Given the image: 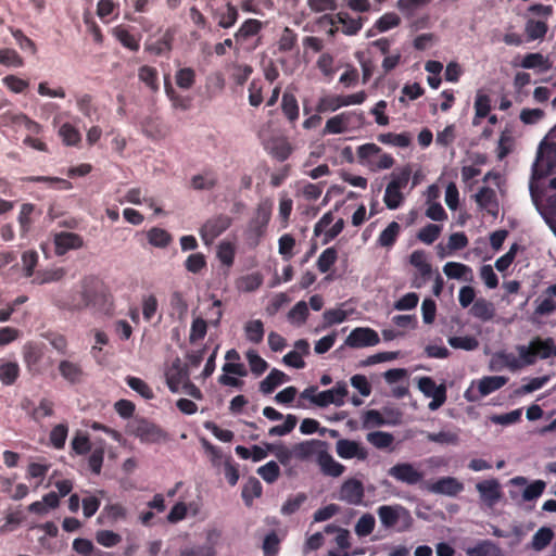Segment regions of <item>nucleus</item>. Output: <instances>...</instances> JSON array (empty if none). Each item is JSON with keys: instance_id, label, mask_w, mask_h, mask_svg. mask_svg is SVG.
<instances>
[{"instance_id": "f257e3e1", "label": "nucleus", "mask_w": 556, "mask_h": 556, "mask_svg": "<svg viewBox=\"0 0 556 556\" xmlns=\"http://www.w3.org/2000/svg\"><path fill=\"white\" fill-rule=\"evenodd\" d=\"M61 307L71 312L91 309L109 315L113 312V298L102 281L94 277H85L80 281V289L73 292Z\"/></svg>"}, {"instance_id": "f03ea898", "label": "nucleus", "mask_w": 556, "mask_h": 556, "mask_svg": "<svg viewBox=\"0 0 556 556\" xmlns=\"http://www.w3.org/2000/svg\"><path fill=\"white\" fill-rule=\"evenodd\" d=\"M553 338L542 339L536 337L532 339L528 346L520 345L518 348L519 357L527 365H532L540 357L542 359L548 358L553 355Z\"/></svg>"}, {"instance_id": "7ed1b4c3", "label": "nucleus", "mask_w": 556, "mask_h": 556, "mask_svg": "<svg viewBox=\"0 0 556 556\" xmlns=\"http://www.w3.org/2000/svg\"><path fill=\"white\" fill-rule=\"evenodd\" d=\"M364 123V113L345 111L330 117L323 130L324 135H339L345 132L350 126H359Z\"/></svg>"}, {"instance_id": "20e7f679", "label": "nucleus", "mask_w": 556, "mask_h": 556, "mask_svg": "<svg viewBox=\"0 0 556 556\" xmlns=\"http://www.w3.org/2000/svg\"><path fill=\"white\" fill-rule=\"evenodd\" d=\"M554 172H556V143H546L544 148L541 144L533 165V177L541 179Z\"/></svg>"}, {"instance_id": "39448f33", "label": "nucleus", "mask_w": 556, "mask_h": 556, "mask_svg": "<svg viewBox=\"0 0 556 556\" xmlns=\"http://www.w3.org/2000/svg\"><path fill=\"white\" fill-rule=\"evenodd\" d=\"M132 433L143 443H160L168 439V434L160 426L147 419L136 422Z\"/></svg>"}, {"instance_id": "423d86ee", "label": "nucleus", "mask_w": 556, "mask_h": 556, "mask_svg": "<svg viewBox=\"0 0 556 556\" xmlns=\"http://www.w3.org/2000/svg\"><path fill=\"white\" fill-rule=\"evenodd\" d=\"M231 222V217L226 214H219L207 219L200 229V235L204 243H212L230 227Z\"/></svg>"}, {"instance_id": "0eeeda50", "label": "nucleus", "mask_w": 556, "mask_h": 556, "mask_svg": "<svg viewBox=\"0 0 556 556\" xmlns=\"http://www.w3.org/2000/svg\"><path fill=\"white\" fill-rule=\"evenodd\" d=\"M418 388L425 394V396L432 399V401L428 405L430 410H437L445 403V401H446L445 386L444 384L438 386L431 377L420 378L418 381Z\"/></svg>"}, {"instance_id": "6e6552de", "label": "nucleus", "mask_w": 556, "mask_h": 556, "mask_svg": "<svg viewBox=\"0 0 556 556\" xmlns=\"http://www.w3.org/2000/svg\"><path fill=\"white\" fill-rule=\"evenodd\" d=\"M45 357V345L37 342H27L23 346V361L29 374L41 375L43 368L41 362Z\"/></svg>"}, {"instance_id": "1a4fd4ad", "label": "nucleus", "mask_w": 556, "mask_h": 556, "mask_svg": "<svg viewBox=\"0 0 556 556\" xmlns=\"http://www.w3.org/2000/svg\"><path fill=\"white\" fill-rule=\"evenodd\" d=\"M365 488L356 478L346 479L340 486L338 498L349 505L358 506L364 502Z\"/></svg>"}, {"instance_id": "9d476101", "label": "nucleus", "mask_w": 556, "mask_h": 556, "mask_svg": "<svg viewBox=\"0 0 556 556\" xmlns=\"http://www.w3.org/2000/svg\"><path fill=\"white\" fill-rule=\"evenodd\" d=\"M377 514L382 527L386 529L394 528L401 519H412L409 510L400 504L381 505L378 507Z\"/></svg>"}, {"instance_id": "9b49d317", "label": "nucleus", "mask_w": 556, "mask_h": 556, "mask_svg": "<svg viewBox=\"0 0 556 556\" xmlns=\"http://www.w3.org/2000/svg\"><path fill=\"white\" fill-rule=\"evenodd\" d=\"M388 475L396 481L415 485L422 481L424 472L410 463H397L388 470Z\"/></svg>"}, {"instance_id": "f8f14e48", "label": "nucleus", "mask_w": 556, "mask_h": 556, "mask_svg": "<svg viewBox=\"0 0 556 556\" xmlns=\"http://www.w3.org/2000/svg\"><path fill=\"white\" fill-rule=\"evenodd\" d=\"M379 342L378 332L368 327H357L353 329L345 339V344L353 349L375 346Z\"/></svg>"}, {"instance_id": "ddd939ff", "label": "nucleus", "mask_w": 556, "mask_h": 556, "mask_svg": "<svg viewBox=\"0 0 556 556\" xmlns=\"http://www.w3.org/2000/svg\"><path fill=\"white\" fill-rule=\"evenodd\" d=\"M53 243L55 254L62 256L70 250H77L83 248L84 239L78 233L61 231L54 235Z\"/></svg>"}, {"instance_id": "4468645a", "label": "nucleus", "mask_w": 556, "mask_h": 556, "mask_svg": "<svg viewBox=\"0 0 556 556\" xmlns=\"http://www.w3.org/2000/svg\"><path fill=\"white\" fill-rule=\"evenodd\" d=\"M427 491L433 494L456 496L464 490V484L454 477H442L435 482L426 485Z\"/></svg>"}, {"instance_id": "2eb2a0df", "label": "nucleus", "mask_w": 556, "mask_h": 556, "mask_svg": "<svg viewBox=\"0 0 556 556\" xmlns=\"http://www.w3.org/2000/svg\"><path fill=\"white\" fill-rule=\"evenodd\" d=\"M42 212L33 203H24L21 206L17 222L20 225V236L26 238L33 229L35 222L41 216Z\"/></svg>"}, {"instance_id": "dca6fc26", "label": "nucleus", "mask_w": 556, "mask_h": 556, "mask_svg": "<svg viewBox=\"0 0 556 556\" xmlns=\"http://www.w3.org/2000/svg\"><path fill=\"white\" fill-rule=\"evenodd\" d=\"M336 452L339 457L343 459L357 458L359 460H366L368 457V451L362 446L361 443L348 439L337 441Z\"/></svg>"}, {"instance_id": "f3484780", "label": "nucleus", "mask_w": 556, "mask_h": 556, "mask_svg": "<svg viewBox=\"0 0 556 556\" xmlns=\"http://www.w3.org/2000/svg\"><path fill=\"white\" fill-rule=\"evenodd\" d=\"M58 370L61 377L71 386L80 384L85 380V371L80 364L68 359L59 363Z\"/></svg>"}, {"instance_id": "a211bd4d", "label": "nucleus", "mask_w": 556, "mask_h": 556, "mask_svg": "<svg viewBox=\"0 0 556 556\" xmlns=\"http://www.w3.org/2000/svg\"><path fill=\"white\" fill-rule=\"evenodd\" d=\"M481 501L489 507L494 506L501 498V485L496 479L484 480L476 485Z\"/></svg>"}, {"instance_id": "6ab92c4d", "label": "nucleus", "mask_w": 556, "mask_h": 556, "mask_svg": "<svg viewBox=\"0 0 556 556\" xmlns=\"http://www.w3.org/2000/svg\"><path fill=\"white\" fill-rule=\"evenodd\" d=\"M324 18L329 20L331 24H334L336 22L342 24V31L343 34L348 36H354L356 35L363 27V24L366 18L358 16V17H352L346 12H339L336 14V21L330 15H325Z\"/></svg>"}, {"instance_id": "aec40b11", "label": "nucleus", "mask_w": 556, "mask_h": 556, "mask_svg": "<svg viewBox=\"0 0 556 556\" xmlns=\"http://www.w3.org/2000/svg\"><path fill=\"white\" fill-rule=\"evenodd\" d=\"M477 204L489 214L496 216L498 213V202L496 192L490 187H482L475 195Z\"/></svg>"}, {"instance_id": "412c9836", "label": "nucleus", "mask_w": 556, "mask_h": 556, "mask_svg": "<svg viewBox=\"0 0 556 556\" xmlns=\"http://www.w3.org/2000/svg\"><path fill=\"white\" fill-rule=\"evenodd\" d=\"M317 463L323 473L329 477H339L345 470V466L334 460V458L327 451H321L318 453Z\"/></svg>"}, {"instance_id": "4be33fe9", "label": "nucleus", "mask_w": 556, "mask_h": 556, "mask_svg": "<svg viewBox=\"0 0 556 556\" xmlns=\"http://www.w3.org/2000/svg\"><path fill=\"white\" fill-rule=\"evenodd\" d=\"M217 174L212 169H207L204 170L203 173L197 174L192 176L190 180L191 188L197 191L212 190L217 186Z\"/></svg>"}, {"instance_id": "5701e85b", "label": "nucleus", "mask_w": 556, "mask_h": 556, "mask_svg": "<svg viewBox=\"0 0 556 556\" xmlns=\"http://www.w3.org/2000/svg\"><path fill=\"white\" fill-rule=\"evenodd\" d=\"M263 29V23L256 18H248L245 20L237 31L233 34V37L237 42H244L250 38L258 35Z\"/></svg>"}, {"instance_id": "b1692460", "label": "nucleus", "mask_w": 556, "mask_h": 556, "mask_svg": "<svg viewBox=\"0 0 556 556\" xmlns=\"http://www.w3.org/2000/svg\"><path fill=\"white\" fill-rule=\"evenodd\" d=\"M281 110L287 119L293 124L299 119V103L293 93L285 92L281 99Z\"/></svg>"}, {"instance_id": "393cba45", "label": "nucleus", "mask_w": 556, "mask_h": 556, "mask_svg": "<svg viewBox=\"0 0 556 556\" xmlns=\"http://www.w3.org/2000/svg\"><path fill=\"white\" fill-rule=\"evenodd\" d=\"M409 263L414 266L424 280L429 279L432 274L431 265L427 260V254L422 250L414 251L409 256Z\"/></svg>"}, {"instance_id": "a878e982", "label": "nucleus", "mask_w": 556, "mask_h": 556, "mask_svg": "<svg viewBox=\"0 0 556 556\" xmlns=\"http://www.w3.org/2000/svg\"><path fill=\"white\" fill-rule=\"evenodd\" d=\"M288 380V376L279 369H271L268 376L261 381L260 391L264 394H270L274 390Z\"/></svg>"}, {"instance_id": "bb28decb", "label": "nucleus", "mask_w": 556, "mask_h": 556, "mask_svg": "<svg viewBox=\"0 0 556 556\" xmlns=\"http://www.w3.org/2000/svg\"><path fill=\"white\" fill-rule=\"evenodd\" d=\"M470 313L473 317L482 321H488L494 316V306L490 301L480 298L473 302Z\"/></svg>"}, {"instance_id": "cd10ccee", "label": "nucleus", "mask_w": 556, "mask_h": 556, "mask_svg": "<svg viewBox=\"0 0 556 556\" xmlns=\"http://www.w3.org/2000/svg\"><path fill=\"white\" fill-rule=\"evenodd\" d=\"M166 382L168 389L173 393H176L179 391L181 383L188 382V371L180 367L179 364H174L169 372L166 375Z\"/></svg>"}, {"instance_id": "c85d7f7f", "label": "nucleus", "mask_w": 556, "mask_h": 556, "mask_svg": "<svg viewBox=\"0 0 556 556\" xmlns=\"http://www.w3.org/2000/svg\"><path fill=\"white\" fill-rule=\"evenodd\" d=\"M93 445L94 446L91 448V454L88 458V465L93 473L99 475L104 460L105 443L103 440H99L94 442Z\"/></svg>"}, {"instance_id": "c756f323", "label": "nucleus", "mask_w": 556, "mask_h": 556, "mask_svg": "<svg viewBox=\"0 0 556 556\" xmlns=\"http://www.w3.org/2000/svg\"><path fill=\"white\" fill-rule=\"evenodd\" d=\"M556 311V300L554 295L539 296L535 300V308L533 311V317H545L552 315Z\"/></svg>"}, {"instance_id": "7c9ffc66", "label": "nucleus", "mask_w": 556, "mask_h": 556, "mask_svg": "<svg viewBox=\"0 0 556 556\" xmlns=\"http://www.w3.org/2000/svg\"><path fill=\"white\" fill-rule=\"evenodd\" d=\"M508 381V378L504 376H490L483 377L478 383V390L480 395L485 396L490 393L501 389Z\"/></svg>"}, {"instance_id": "2f4dec72", "label": "nucleus", "mask_w": 556, "mask_h": 556, "mask_svg": "<svg viewBox=\"0 0 556 556\" xmlns=\"http://www.w3.org/2000/svg\"><path fill=\"white\" fill-rule=\"evenodd\" d=\"M401 232V226L396 222H391L386 229L381 231L377 243L382 248H392Z\"/></svg>"}, {"instance_id": "473e14b6", "label": "nucleus", "mask_w": 556, "mask_h": 556, "mask_svg": "<svg viewBox=\"0 0 556 556\" xmlns=\"http://www.w3.org/2000/svg\"><path fill=\"white\" fill-rule=\"evenodd\" d=\"M164 89L167 98L175 109L187 111L190 109V100L179 94L172 86L169 77L166 75L164 78Z\"/></svg>"}, {"instance_id": "72a5a7b5", "label": "nucleus", "mask_w": 556, "mask_h": 556, "mask_svg": "<svg viewBox=\"0 0 556 556\" xmlns=\"http://www.w3.org/2000/svg\"><path fill=\"white\" fill-rule=\"evenodd\" d=\"M343 108L341 94H326L319 98L316 104V112L318 114L334 112Z\"/></svg>"}, {"instance_id": "f704fd0d", "label": "nucleus", "mask_w": 556, "mask_h": 556, "mask_svg": "<svg viewBox=\"0 0 556 556\" xmlns=\"http://www.w3.org/2000/svg\"><path fill=\"white\" fill-rule=\"evenodd\" d=\"M324 442L318 440L304 441L292 446L293 457L304 460L309 458L316 452V447L323 445Z\"/></svg>"}, {"instance_id": "c9c22d12", "label": "nucleus", "mask_w": 556, "mask_h": 556, "mask_svg": "<svg viewBox=\"0 0 556 556\" xmlns=\"http://www.w3.org/2000/svg\"><path fill=\"white\" fill-rule=\"evenodd\" d=\"M262 492L263 486L261 482L256 478L250 477L242 488V498L250 506L254 498L262 495Z\"/></svg>"}, {"instance_id": "e433bc0d", "label": "nucleus", "mask_w": 556, "mask_h": 556, "mask_svg": "<svg viewBox=\"0 0 556 556\" xmlns=\"http://www.w3.org/2000/svg\"><path fill=\"white\" fill-rule=\"evenodd\" d=\"M298 45V34L290 27H285L277 41L278 50L282 53L292 51Z\"/></svg>"}, {"instance_id": "4c0bfd02", "label": "nucleus", "mask_w": 556, "mask_h": 556, "mask_svg": "<svg viewBox=\"0 0 556 556\" xmlns=\"http://www.w3.org/2000/svg\"><path fill=\"white\" fill-rule=\"evenodd\" d=\"M548 30L547 24L543 21L528 20L526 23L525 31L528 41L543 39Z\"/></svg>"}, {"instance_id": "58836bf2", "label": "nucleus", "mask_w": 556, "mask_h": 556, "mask_svg": "<svg viewBox=\"0 0 556 556\" xmlns=\"http://www.w3.org/2000/svg\"><path fill=\"white\" fill-rule=\"evenodd\" d=\"M68 434V426L67 424H58L55 425L49 434L50 444L55 450H62L65 446L66 439Z\"/></svg>"}, {"instance_id": "ea45409f", "label": "nucleus", "mask_w": 556, "mask_h": 556, "mask_svg": "<svg viewBox=\"0 0 556 556\" xmlns=\"http://www.w3.org/2000/svg\"><path fill=\"white\" fill-rule=\"evenodd\" d=\"M521 66L527 70L541 68L542 71H548L552 65L548 60L541 53H528L521 61Z\"/></svg>"}, {"instance_id": "a19ab883", "label": "nucleus", "mask_w": 556, "mask_h": 556, "mask_svg": "<svg viewBox=\"0 0 556 556\" xmlns=\"http://www.w3.org/2000/svg\"><path fill=\"white\" fill-rule=\"evenodd\" d=\"M115 38L127 49L138 51L140 48L139 40L128 31L124 26H116L113 29Z\"/></svg>"}, {"instance_id": "79ce46f5", "label": "nucleus", "mask_w": 556, "mask_h": 556, "mask_svg": "<svg viewBox=\"0 0 556 556\" xmlns=\"http://www.w3.org/2000/svg\"><path fill=\"white\" fill-rule=\"evenodd\" d=\"M247 339L255 344L263 341L264 338V324L260 319L250 320L244 326Z\"/></svg>"}, {"instance_id": "37998d69", "label": "nucleus", "mask_w": 556, "mask_h": 556, "mask_svg": "<svg viewBox=\"0 0 556 556\" xmlns=\"http://www.w3.org/2000/svg\"><path fill=\"white\" fill-rule=\"evenodd\" d=\"M443 271L450 279H467V276L472 273L468 265L456 262L446 263L443 266Z\"/></svg>"}, {"instance_id": "c03bdc74", "label": "nucleus", "mask_w": 556, "mask_h": 556, "mask_svg": "<svg viewBox=\"0 0 556 556\" xmlns=\"http://www.w3.org/2000/svg\"><path fill=\"white\" fill-rule=\"evenodd\" d=\"M263 283V276L260 273L245 275L237 280V288L244 292L257 290Z\"/></svg>"}, {"instance_id": "a18cd8bd", "label": "nucleus", "mask_w": 556, "mask_h": 556, "mask_svg": "<svg viewBox=\"0 0 556 556\" xmlns=\"http://www.w3.org/2000/svg\"><path fill=\"white\" fill-rule=\"evenodd\" d=\"M20 376V366L15 362L0 365V381L5 386L13 384Z\"/></svg>"}, {"instance_id": "49530a36", "label": "nucleus", "mask_w": 556, "mask_h": 556, "mask_svg": "<svg viewBox=\"0 0 556 556\" xmlns=\"http://www.w3.org/2000/svg\"><path fill=\"white\" fill-rule=\"evenodd\" d=\"M412 176V168L406 165L401 168H396L391 174V181L389 182L392 188L405 189L409 182Z\"/></svg>"}, {"instance_id": "de8ad7c7", "label": "nucleus", "mask_w": 556, "mask_h": 556, "mask_svg": "<svg viewBox=\"0 0 556 556\" xmlns=\"http://www.w3.org/2000/svg\"><path fill=\"white\" fill-rule=\"evenodd\" d=\"M554 536V532L551 528L542 527L533 535L531 546L534 551H542L547 547Z\"/></svg>"}, {"instance_id": "09e8293b", "label": "nucleus", "mask_w": 556, "mask_h": 556, "mask_svg": "<svg viewBox=\"0 0 556 556\" xmlns=\"http://www.w3.org/2000/svg\"><path fill=\"white\" fill-rule=\"evenodd\" d=\"M239 18V11L231 2L226 3V11L218 14V26L228 29L235 26Z\"/></svg>"}, {"instance_id": "8fccbe9b", "label": "nucleus", "mask_w": 556, "mask_h": 556, "mask_svg": "<svg viewBox=\"0 0 556 556\" xmlns=\"http://www.w3.org/2000/svg\"><path fill=\"white\" fill-rule=\"evenodd\" d=\"M338 260V251L336 248L330 247L321 252L317 260V268L320 273L325 274L331 269Z\"/></svg>"}, {"instance_id": "3c124183", "label": "nucleus", "mask_w": 556, "mask_h": 556, "mask_svg": "<svg viewBox=\"0 0 556 556\" xmlns=\"http://www.w3.org/2000/svg\"><path fill=\"white\" fill-rule=\"evenodd\" d=\"M71 447L76 455H86L91 451L92 444L86 433L77 431L72 439Z\"/></svg>"}, {"instance_id": "603ef678", "label": "nucleus", "mask_w": 556, "mask_h": 556, "mask_svg": "<svg viewBox=\"0 0 556 556\" xmlns=\"http://www.w3.org/2000/svg\"><path fill=\"white\" fill-rule=\"evenodd\" d=\"M367 441L379 450H384L391 446L394 441L393 434L384 431H374L366 435Z\"/></svg>"}, {"instance_id": "864d4df0", "label": "nucleus", "mask_w": 556, "mask_h": 556, "mask_svg": "<svg viewBox=\"0 0 556 556\" xmlns=\"http://www.w3.org/2000/svg\"><path fill=\"white\" fill-rule=\"evenodd\" d=\"M59 135L66 146H77L81 140L79 130L70 123H65L60 127Z\"/></svg>"}, {"instance_id": "5fc2aeb1", "label": "nucleus", "mask_w": 556, "mask_h": 556, "mask_svg": "<svg viewBox=\"0 0 556 556\" xmlns=\"http://www.w3.org/2000/svg\"><path fill=\"white\" fill-rule=\"evenodd\" d=\"M172 240L170 235L162 228L153 227L148 231V241L156 248H165Z\"/></svg>"}, {"instance_id": "6e6d98bb", "label": "nucleus", "mask_w": 556, "mask_h": 556, "mask_svg": "<svg viewBox=\"0 0 556 556\" xmlns=\"http://www.w3.org/2000/svg\"><path fill=\"white\" fill-rule=\"evenodd\" d=\"M378 141H380L383 144H392L395 147L406 148L410 144V137L408 134H393V132H387V134H380L378 136Z\"/></svg>"}, {"instance_id": "4d7b16f0", "label": "nucleus", "mask_w": 556, "mask_h": 556, "mask_svg": "<svg viewBox=\"0 0 556 556\" xmlns=\"http://www.w3.org/2000/svg\"><path fill=\"white\" fill-rule=\"evenodd\" d=\"M176 85L181 89H190L195 83V71L191 67L179 68L175 74Z\"/></svg>"}, {"instance_id": "13d9d810", "label": "nucleus", "mask_w": 556, "mask_h": 556, "mask_svg": "<svg viewBox=\"0 0 556 556\" xmlns=\"http://www.w3.org/2000/svg\"><path fill=\"white\" fill-rule=\"evenodd\" d=\"M442 226L428 224L417 232V239L425 244H432L441 235Z\"/></svg>"}, {"instance_id": "bf43d9fd", "label": "nucleus", "mask_w": 556, "mask_h": 556, "mask_svg": "<svg viewBox=\"0 0 556 556\" xmlns=\"http://www.w3.org/2000/svg\"><path fill=\"white\" fill-rule=\"evenodd\" d=\"M400 24V16L396 13L388 12L376 21L374 28L379 33H384L391 28L399 26Z\"/></svg>"}, {"instance_id": "052dcab7", "label": "nucleus", "mask_w": 556, "mask_h": 556, "mask_svg": "<svg viewBox=\"0 0 556 556\" xmlns=\"http://www.w3.org/2000/svg\"><path fill=\"white\" fill-rule=\"evenodd\" d=\"M375 525H376V520H375V517L369 514V513H366L364 514L356 522L355 525V533L359 536V538H364V536H367L369 534L372 533L374 529H375Z\"/></svg>"}, {"instance_id": "680f3d73", "label": "nucleus", "mask_w": 556, "mask_h": 556, "mask_svg": "<svg viewBox=\"0 0 556 556\" xmlns=\"http://www.w3.org/2000/svg\"><path fill=\"white\" fill-rule=\"evenodd\" d=\"M383 201L389 210H396L403 203L404 194L402 193L401 189L392 188V186L388 184Z\"/></svg>"}, {"instance_id": "e2e57ef3", "label": "nucleus", "mask_w": 556, "mask_h": 556, "mask_svg": "<svg viewBox=\"0 0 556 556\" xmlns=\"http://www.w3.org/2000/svg\"><path fill=\"white\" fill-rule=\"evenodd\" d=\"M126 382L130 389L139 393L146 400H151L154 397V393L150 386L138 377L128 376L126 378Z\"/></svg>"}, {"instance_id": "0e129e2a", "label": "nucleus", "mask_w": 556, "mask_h": 556, "mask_svg": "<svg viewBox=\"0 0 556 556\" xmlns=\"http://www.w3.org/2000/svg\"><path fill=\"white\" fill-rule=\"evenodd\" d=\"M293 148L286 139L274 141L270 154L279 162H283L290 157Z\"/></svg>"}, {"instance_id": "69168bd1", "label": "nucleus", "mask_w": 556, "mask_h": 556, "mask_svg": "<svg viewBox=\"0 0 556 556\" xmlns=\"http://www.w3.org/2000/svg\"><path fill=\"white\" fill-rule=\"evenodd\" d=\"M308 307L304 301L298 302L288 313V319L292 324L303 325L308 317Z\"/></svg>"}, {"instance_id": "338daca9", "label": "nucleus", "mask_w": 556, "mask_h": 556, "mask_svg": "<svg viewBox=\"0 0 556 556\" xmlns=\"http://www.w3.org/2000/svg\"><path fill=\"white\" fill-rule=\"evenodd\" d=\"M138 76L139 79L143 81L148 87H150L153 91H156L159 89V78L156 68L149 65H143L139 68Z\"/></svg>"}, {"instance_id": "774afa93", "label": "nucleus", "mask_w": 556, "mask_h": 556, "mask_svg": "<svg viewBox=\"0 0 556 556\" xmlns=\"http://www.w3.org/2000/svg\"><path fill=\"white\" fill-rule=\"evenodd\" d=\"M225 78L222 73L216 72L207 76L205 89L210 97H214L223 91Z\"/></svg>"}]
</instances>
